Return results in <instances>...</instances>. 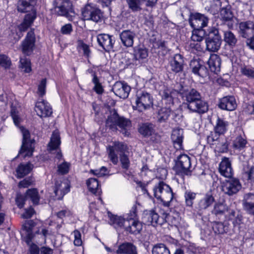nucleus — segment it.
Here are the masks:
<instances>
[{
  "label": "nucleus",
  "instance_id": "obj_1",
  "mask_svg": "<svg viewBox=\"0 0 254 254\" xmlns=\"http://www.w3.org/2000/svg\"><path fill=\"white\" fill-rule=\"evenodd\" d=\"M182 99L186 101L185 104L191 112L203 114L208 110L207 103L202 99L201 94L195 89H188Z\"/></svg>",
  "mask_w": 254,
  "mask_h": 254
},
{
  "label": "nucleus",
  "instance_id": "obj_2",
  "mask_svg": "<svg viewBox=\"0 0 254 254\" xmlns=\"http://www.w3.org/2000/svg\"><path fill=\"white\" fill-rule=\"evenodd\" d=\"M131 126V123L129 120L119 115L117 111L112 110L110 112V115L106 121V127L109 128L112 131H116L118 127L120 131L125 136H129L128 130Z\"/></svg>",
  "mask_w": 254,
  "mask_h": 254
},
{
  "label": "nucleus",
  "instance_id": "obj_3",
  "mask_svg": "<svg viewBox=\"0 0 254 254\" xmlns=\"http://www.w3.org/2000/svg\"><path fill=\"white\" fill-rule=\"evenodd\" d=\"M154 196L161 200L164 206L169 207L173 198V193L169 186L160 182L153 188Z\"/></svg>",
  "mask_w": 254,
  "mask_h": 254
},
{
  "label": "nucleus",
  "instance_id": "obj_4",
  "mask_svg": "<svg viewBox=\"0 0 254 254\" xmlns=\"http://www.w3.org/2000/svg\"><path fill=\"white\" fill-rule=\"evenodd\" d=\"M53 5L58 15L65 16L70 21L73 20L75 13L69 0H54Z\"/></svg>",
  "mask_w": 254,
  "mask_h": 254
},
{
  "label": "nucleus",
  "instance_id": "obj_5",
  "mask_svg": "<svg viewBox=\"0 0 254 254\" xmlns=\"http://www.w3.org/2000/svg\"><path fill=\"white\" fill-rule=\"evenodd\" d=\"M127 145L124 142L115 141L113 145H109L107 147L108 157L110 160L114 164L117 165L118 163V157L117 153L121 154H124L127 151Z\"/></svg>",
  "mask_w": 254,
  "mask_h": 254
},
{
  "label": "nucleus",
  "instance_id": "obj_6",
  "mask_svg": "<svg viewBox=\"0 0 254 254\" xmlns=\"http://www.w3.org/2000/svg\"><path fill=\"white\" fill-rule=\"evenodd\" d=\"M82 15L84 20H91L96 23L101 21L103 17L101 10L90 4L86 5L83 8Z\"/></svg>",
  "mask_w": 254,
  "mask_h": 254
},
{
  "label": "nucleus",
  "instance_id": "obj_7",
  "mask_svg": "<svg viewBox=\"0 0 254 254\" xmlns=\"http://www.w3.org/2000/svg\"><path fill=\"white\" fill-rule=\"evenodd\" d=\"M153 100L151 95L145 91L137 93L135 103L137 109L139 112L147 110L152 107Z\"/></svg>",
  "mask_w": 254,
  "mask_h": 254
},
{
  "label": "nucleus",
  "instance_id": "obj_8",
  "mask_svg": "<svg viewBox=\"0 0 254 254\" xmlns=\"http://www.w3.org/2000/svg\"><path fill=\"white\" fill-rule=\"evenodd\" d=\"M22 132L23 135L22 144L19 154H22L25 153L23 155L24 158L31 156L34 149L33 144L35 141L34 139H30V135L28 130L23 129Z\"/></svg>",
  "mask_w": 254,
  "mask_h": 254
},
{
  "label": "nucleus",
  "instance_id": "obj_9",
  "mask_svg": "<svg viewBox=\"0 0 254 254\" xmlns=\"http://www.w3.org/2000/svg\"><path fill=\"white\" fill-rule=\"evenodd\" d=\"M34 30V29H31L21 43L22 51L26 56L30 55L35 48L36 37Z\"/></svg>",
  "mask_w": 254,
  "mask_h": 254
},
{
  "label": "nucleus",
  "instance_id": "obj_10",
  "mask_svg": "<svg viewBox=\"0 0 254 254\" xmlns=\"http://www.w3.org/2000/svg\"><path fill=\"white\" fill-rule=\"evenodd\" d=\"M222 188L225 194L231 196L237 193L241 189L242 185L238 179L230 178L223 182Z\"/></svg>",
  "mask_w": 254,
  "mask_h": 254
},
{
  "label": "nucleus",
  "instance_id": "obj_11",
  "mask_svg": "<svg viewBox=\"0 0 254 254\" xmlns=\"http://www.w3.org/2000/svg\"><path fill=\"white\" fill-rule=\"evenodd\" d=\"M191 161L190 157L186 154H181L177 158L175 168L176 171L185 175L190 174Z\"/></svg>",
  "mask_w": 254,
  "mask_h": 254
},
{
  "label": "nucleus",
  "instance_id": "obj_12",
  "mask_svg": "<svg viewBox=\"0 0 254 254\" xmlns=\"http://www.w3.org/2000/svg\"><path fill=\"white\" fill-rule=\"evenodd\" d=\"M209 18L204 14L200 13H190L189 21L192 28L203 29L207 26Z\"/></svg>",
  "mask_w": 254,
  "mask_h": 254
},
{
  "label": "nucleus",
  "instance_id": "obj_13",
  "mask_svg": "<svg viewBox=\"0 0 254 254\" xmlns=\"http://www.w3.org/2000/svg\"><path fill=\"white\" fill-rule=\"evenodd\" d=\"M143 214V220L147 225L156 227L158 225H162L165 222L164 218H160L154 209L146 210Z\"/></svg>",
  "mask_w": 254,
  "mask_h": 254
},
{
  "label": "nucleus",
  "instance_id": "obj_14",
  "mask_svg": "<svg viewBox=\"0 0 254 254\" xmlns=\"http://www.w3.org/2000/svg\"><path fill=\"white\" fill-rule=\"evenodd\" d=\"M97 40L99 45L108 52L113 49L115 42L113 36L105 33L98 34Z\"/></svg>",
  "mask_w": 254,
  "mask_h": 254
},
{
  "label": "nucleus",
  "instance_id": "obj_15",
  "mask_svg": "<svg viewBox=\"0 0 254 254\" xmlns=\"http://www.w3.org/2000/svg\"><path fill=\"white\" fill-rule=\"evenodd\" d=\"M239 32L244 38L254 36V22L251 20L242 21L239 23Z\"/></svg>",
  "mask_w": 254,
  "mask_h": 254
},
{
  "label": "nucleus",
  "instance_id": "obj_16",
  "mask_svg": "<svg viewBox=\"0 0 254 254\" xmlns=\"http://www.w3.org/2000/svg\"><path fill=\"white\" fill-rule=\"evenodd\" d=\"M130 89V87L127 83L121 81L116 82L112 88L115 95L122 99L128 97Z\"/></svg>",
  "mask_w": 254,
  "mask_h": 254
},
{
  "label": "nucleus",
  "instance_id": "obj_17",
  "mask_svg": "<svg viewBox=\"0 0 254 254\" xmlns=\"http://www.w3.org/2000/svg\"><path fill=\"white\" fill-rule=\"evenodd\" d=\"M119 36L123 45L126 48H130L134 44L136 34L129 29L124 30L120 33Z\"/></svg>",
  "mask_w": 254,
  "mask_h": 254
},
{
  "label": "nucleus",
  "instance_id": "obj_18",
  "mask_svg": "<svg viewBox=\"0 0 254 254\" xmlns=\"http://www.w3.org/2000/svg\"><path fill=\"white\" fill-rule=\"evenodd\" d=\"M218 107L223 110L232 111L237 106L235 98L233 96H226L219 99Z\"/></svg>",
  "mask_w": 254,
  "mask_h": 254
},
{
  "label": "nucleus",
  "instance_id": "obj_19",
  "mask_svg": "<svg viewBox=\"0 0 254 254\" xmlns=\"http://www.w3.org/2000/svg\"><path fill=\"white\" fill-rule=\"evenodd\" d=\"M214 201L215 199L212 192L208 191L197 202L196 208L198 211H202L210 207Z\"/></svg>",
  "mask_w": 254,
  "mask_h": 254
},
{
  "label": "nucleus",
  "instance_id": "obj_20",
  "mask_svg": "<svg viewBox=\"0 0 254 254\" xmlns=\"http://www.w3.org/2000/svg\"><path fill=\"white\" fill-rule=\"evenodd\" d=\"M35 111L37 115L41 118L50 117L53 113L52 109L50 104L43 100L37 102L35 106Z\"/></svg>",
  "mask_w": 254,
  "mask_h": 254
},
{
  "label": "nucleus",
  "instance_id": "obj_21",
  "mask_svg": "<svg viewBox=\"0 0 254 254\" xmlns=\"http://www.w3.org/2000/svg\"><path fill=\"white\" fill-rule=\"evenodd\" d=\"M172 71L175 73H179L183 71L184 68V60L183 57L179 54L174 55L170 62Z\"/></svg>",
  "mask_w": 254,
  "mask_h": 254
},
{
  "label": "nucleus",
  "instance_id": "obj_22",
  "mask_svg": "<svg viewBox=\"0 0 254 254\" xmlns=\"http://www.w3.org/2000/svg\"><path fill=\"white\" fill-rule=\"evenodd\" d=\"M219 171L220 174L226 178H230L233 176V169L229 159L224 157L219 164Z\"/></svg>",
  "mask_w": 254,
  "mask_h": 254
},
{
  "label": "nucleus",
  "instance_id": "obj_23",
  "mask_svg": "<svg viewBox=\"0 0 254 254\" xmlns=\"http://www.w3.org/2000/svg\"><path fill=\"white\" fill-rule=\"evenodd\" d=\"M190 66L192 69V72L196 75L202 77H205L208 75L207 68L196 60L191 61Z\"/></svg>",
  "mask_w": 254,
  "mask_h": 254
},
{
  "label": "nucleus",
  "instance_id": "obj_24",
  "mask_svg": "<svg viewBox=\"0 0 254 254\" xmlns=\"http://www.w3.org/2000/svg\"><path fill=\"white\" fill-rule=\"evenodd\" d=\"M183 130L179 128H174L172 131L171 139L173 142L174 147L177 150H180L183 148Z\"/></svg>",
  "mask_w": 254,
  "mask_h": 254
},
{
  "label": "nucleus",
  "instance_id": "obj_25",
  "mask_svg": "<svg viewBox=\"0 0 254 254\" xmlns=\"http://www.w3.org/2000/svg\"><path fill=\"white\" fill-rule=\"evenodd\" d=\"M36 224L33 220H26L22 225L23 229L25 231V236L24 241L27 245H30L34 235L33 233V228L36 226Z\"/></svg>",
  "mask_w": 254,
  "mask_h": 254
},
{
  "label": "nucleus",
  "instance_id": "obj_26",
  "mask_svg": "<svg viewBox=\"0 0 254 254\" xmlns=\"http://www.w3.org/2000/svg\"><path fill=\"white\" fill-rule=\"evenodd\" d=\"M133 53L135 58L138 62V64L141 65L144 63L148 56V51L147 48L143 46H137L133 48Z\"/></svg>",
  "mask_w": 254,
  "mask_h": 254
},
{
  "label": "nucleus",
  "instance_id": "obj_27",
  "mask_svg": "<svg viewBox=\"0 0 254 254\" xmlns=\"http://www.w3.org/2000/svg\"><path fill=\"white\" fill-rule=\"evenodd\" d=\"M30 26L29 24L23 21L19 26L14 27L11 29L9 36L13 38L15 42L18 41L23 36V32L26 31Z\"/></svg>",
  "mask_w": 254,
  "mask_h": 254
},
{
  "label": "nucleus",
  "instance_id": "obj_28",
  "mask_svg": "<svg viewBox=\"0 0 254 254\" xmlns=\"http://www.w3.org/2000/svg\"><path fill=\"white\" fill-rule=\"evenodd\" d=\"M69 191V186L66 181H56L54 192L59 199H62Z\"/></svg>",
  "mask_w": 254,
  "mask_h": 254
},
{
  "label": "nucleus",
  "instance_id": "obj_29",
  "mask_svg": "<svg viewBox=\"0 0 254 254\" xmlns=\"http://www.w3.org/2000/svg\"><path fill=\"white\" fill-rule=\"evenodd\" d=\"M117 254H138L136 247L130 242H125L118 246Z\"/></svg>",
  "mask_w": 254,
  "mask_h": 254
},
{
  "label": "nucleus",
  "instance_id": "obj_30",
  "mask_svg": "<svg viewBox=\"0 0 254 254\" xmlns=\"http://www.w3.org/2000/svg\"><path fill=\"white\" fill-rule=\"evenodd\" d=\"M207 64L210 70L217 74L220 71L221 64V58L216 54H211L207 61Z\"/></svg>",
  "mask_w": 254,
  "mask_h": 254
},
{
  "label": "nucleus",
  "instance_id": "obj_31",
  "mask_svg": "<svg viewBox=\"0 0 254 254\" xmlns=\"http://www.w3.org/2000/svg\"><path fill=\"white\" fill-rule=\"evenodd\" d=\"M206 50L211 52H216L220 48L222 39L206 37L205 40Z\"/></svg>",
  "mask_w": 254,
  "mask_h": 254
},
{
  "label": "nucleus",
  "instance_id": "obj_32",
  "mask_svg": "<svg viewBox=\"0 0 254 254\" xmlns=\"http://www.w3.org/2000/svg\"><path fill=\"white\" fill-rule=\"evenodd\" d=\"M36 0H19L17 3V10L21 12L32 11Z\"/></svg>",
  "mask_w": 254,
  "mask_h": 254
},
{
  "label": "nucleus",
  "instance_id": "obj_33",
  "mask_svg": "<svg viewBox=\"0 0 254 254\" xmlns=\"http://www.w3.org/2000/svg\"><path fill=\"white\" fill-rule=\"evenodd\" d=\"M61 143L59 132L55 130L53 132L50 141L48 144V150L50 151L58 150Z\"/></svg>",
  "mask_w": 254,
  "mask_h": 254
},
{
  "label": "nucleus",
  "instance_id": "obj_34",
  "mask_svg": "<svg viewBox=\"0 0 254 254\" xmlns=\"http://www.w3.org/2000/svg\"><path fill=\"white\" fill-rule=\"evenodd\" d=\"M108 217L110 218L109 224L113 226L115 229H118L119 228L124 227L125 228L127 221L121 216L115 215L112 214L110 212H108Z\"/></svg>",
  "mask_w": 254,
  "mask_h": 254
},
{
  "label": "nucleus",
  "instance_id": "obj_35",
  "mask_svg": "<svg viewBox=\"0 0 254 254\" xmlns=\"http://www.w3.org/2000/svg\"><path fill=\"white\" fill-rule=\"evenodd\" d=\"M223 40L226 44L232 49L236 47L238 42L237 36L230 30L224 31Z\"/></svg>",
  "mask_w": 254,
  "mask_h": 254
},
{
  "label": "nucleus",
  "instance_id": "obj_36",
  "mask_svg": "<svg viewBox=\"0 0 254 254\" xmlns=\"http://www.w3.org/2000/svg\"><path fill=\"white\" fill-rule=\"evenodd\" d=\"M86 185L89 191L91 193L96 195H100L101 194V189L99 186L97 179L95 178H89L86 181Z\"/></svg>",
  "mask_w": 254,
  "mask_h": 254
},
{
  "label": "nucleus",
  "instance_id": "obj_37",
  "mask_svg": "<svg viewBox=\"0 0 254 254\" xmlns=\"http://www.w3.org/2000/svg\"><path fill=\"white\" fill-rule=\"evenodd\" d=\"M127 223L128 224L126 225L125 229L130 234H138L142 229V224L138 220H132Z\"/></svg>",
  "mask_w": 254,
  "mask_h": 254
},
{
  "label": "nucleus",
  "instance_id": "obj_38",
  "mask_svg": "<svg viewBox=\"0 0 254 254\" xmlns=\"http://www.w3.org/2000/svg\"><path fill=\"white\" fill-rule=\"evenodd\" d=\"M228 210V207L225 203L218 202L215 203L211 213L215 216L219 217L224 215Z\"/></svg>",
  "mask_w": 254,
  "mask_h": 254
},
{
  "label": "nucleus",
  "instance_id": "obj_39",
  "mask_svg": "<svg viewBox=\"0 0 254 254\" xmlns=\"http://www.w3.org/2000/svg\"><path fill=\"white\" fill-rule=\"evenodd\" d=\"M228 125L229 123L228 122L220 117H218L216 125L214 127V131L218 134H224L227 130Z\"/></svg>",
  "mask_w": 254,
  "mask_h": 254
},
{
  "label": "nucleus",
  "instance_id": "obj_40",
  "mask_svg": "<svg viewBox=\"0 0 254 254\" xmlns=\"http://www.w3.org/2000/svg\"><path fill=\"white\" fill-rule=\"evenodd\" d=\"M212 229L216 234H223L227 233L229 230V224L227 222L214 221L212 223Z\"/></svg>",
  "mask_w": 254,
  "mask_h": 254
},
{
  "label": "nucleus",
  "instance_id": "obj_41",
  "mask_svg": "<svg viewBox=\"0 0 254 254\" xmlns=\"http://www.w3.org/2000/svg\"><path fill=\"white\" fill-rule=\"evenodd\" d=\"M171 110L170 108L163 107L160 109L157 113V121L160 123H165L168 120Z\"/></svg>",
  "mask_w": 254,
  "mask_h": 254
},
{
  "label": "nucleus",
  "instance_id": "obj_42",
  "mask_svg": "<svg viewBox=\"0 0 254 254\" xmlns=\"http://www.w3.org/2000/svg\"><path fill=\"white\" fill-rule=\"evenodd\" d=\"M139 132L144 137L152 135L154 132L153 126L152 124L144 123L142 124L138 128Z\"/></svg>",
  "mask_w": 254,
  "mask_h": 254
},
{
  "label": "nucleus",
  "instance_id": "obj_43",
  "mask_svg": "<svg viewBox=\"0 0 254 254\" xmlns=\"http://www.w3.org/2000/svg\"><path fill=\"white\" fill-rule=\"evenodd\" d=\"M26 199H30L34 204H38L40 200V196L37 189H28L26 192Z\"/></svg>",
  "mask_w": 254,
  "mask_h": 254
},
{
  "label": "nucleus",
  "instance_id": "obj_44",
  "mask_svg": "<svg viewBox=\"0 0 254 254\" xmlns=\"http://www.w3.org/2000/svg\"><path fill=\"white\" fill-rule=\"evenodd\" d=\"M88 71L89 73H91L92 76H93L92 82L94 84L93 90L98 94H102L104 92V89L102 85L100 83L98 77L97 76L95 72L93 71L92 69H89Z\"/></svg>",
  "mask_w": 254,
  "mask_h": 254
},
{
  "label": "nucleus",
  "instance_id": "obj_45",
  "mask_svg": "<svg viewBox=\"0 0 254 254\" xmlns=\"http://www.w3.org/2000/svg\"><path fill=\"white\" fill-rule=\"evenodd\" d=\"M152 254H171L169 248L163 243H159L153 246Z\"/></svg>",
  "mask_w": 254,
  "mask_h": 254
},
{
  "label": "nucleus",
  "instance_id": "obj_46",
  "mask_svg": "<svg viewBox=\"0 0 254 254\" xmlns=\"http://www.w3.org/2000/svg\"><path fill=\"white\" fill-rule=\"evenodd\" d=\"M220 16L224 21L231 20L233 17V13L231 10V5H227L226 6L222 7L220 10Z\"/></svg>",
  "mask_w": 254,
  "mask_h": 254
},
{
  "label": "nucleus",
  "instance_id": "obj_47",
  "mask_svg": "<svg viewBox=\"0 0 254 254\" xmlns=\"http://www.w3.org/2000/svg\"><path fill=\"white\" fill-rule=\"evenodd\" d=\"M32 169V168L30 164L19 165L16 169L17 178H21L24 177L30 173Z\"/></svg>",
  "mask_w": 254,
  "mask_h": 254
},
{
  "label": "nucleus",
  "instance_id": "obj_48",
  "mask_svg": "<svg viewBox=\"0 0 254 254\" xmlns=\"http://www.w3.org/2000/svg\"><path fill=\"white\" fill-rule=\"evenodd\" d=\"M191 39L192 41L200 42L202 41L205 35V31L202 28H193Z\"/></svg>",
  "mask_w": 254,
  "mask_h": 254
},
{
  "label": "nucleus",
  "instance_id": "obj_49",
  "mask_svg": "<svg viewBox=\"0 0 254 254\" xmlns=\"http://www.w3.org/2000/svg\"><path fill=\"white\" fill-rule=\"evenodd\" d=\"M241 74L249 79H254V67L249 65H242L240 67Z\"/></svg>",
  "mask_w": 254,
  "mask_h": 254
},
{
  "label": "nucleus",
  "instance_id": "obj_50",
  "mask_svg": "<svg viewBox=\"0 0 254 254\" xmlns=\"http://www.w3.org/2000/svg\"><path fill=\"white\" fill-rule=\"evenodd\" d=\"M128 8L132 12H138L142 10L143 0H126Z\"/></svg>",
  "mask_w": 254,
  "mask_h": 254
},
{
  "label": "nucleus",
  "instance_id": "obj_51",
  "mask_svg": "<svg viewBox=\"0 0 254 254\" xmlns=\"http://www.w3.org/2000/svg\"><path fill=\"white\" fill-rule=\"evenodd\" d=\"M247 143L246 139L239 136L233 141V147L235 149L240 151L245 147Z\"/></svg>",
  "mask_w": 254,
  "mask_h": 254
},
{
  "label": "nucleus",
  "instance_id": "obj_52",
  "mask_svg": "<svg viewBox=\"0 0 254 254\" xmlns=\"http://www.w3.org/2000/svg\"><path fill=\"white\" fill-rule=\"evenodd\" d=\"M174 92L171 91L169 89H164L162 93V99L166 101V102L168 104H173V94Z\"/></svg>",
  "mask_w": 254,
  "mask_h": 254
},
{
  "label": "nucleus",
  "instance_id": "obj_53",
  "mask_svg": "<svg viewBox=\"0 0 254 254\" xmlns=\"http://www.w3.org/2000/svg\"><path fill=\"white\" fill-rule=\"evenodd\" d=\"M196 193L191 191L190 190H187L185 193V198L186 205L188 206H192L193 203V200L195 198Z\"/></svg>",
  "mask_w": 254,
  "mask_h": 254
},
{
  "label": "nucleus",
  "instance_id": "obj_54",
  "mask_svg": "<svg viewBox=\"0 0 254 254\" xmlns=\"http://www.w3.org/2000/svg\"><path fill=\"white\" fill-rule=\"evenodd\" d=\"M20 67L24 70V72L29 73L31 71V63L28 59L26 57L20 58Z\"/></svg>",
  "mask_w": 254,
  "mask_h": 254
},
{
  "label": "nucleus",
  "instance_id": "obj_55",
  "mask_svg": "<svg viewBox=\"0 0 254 254\" xmlns=\"http://www.w3.org/2000/svg\"><path fill=\"white\" fill-rule=\"evenodd\" d=\"M125 64L127 66L140 65L137 60L135 58L133 53H128L125 58Z\"/></svg>",
  "mask_w": 254,
  "mask_h": 254
},
{
  "label": "nucleus",
  "instance_id": "obj_56",
  "mask_svg": "<svg viewBox=\"0 0 254 254\" xmlns=\"http://www.w3.org/2000/svg\"><path fill=\"white\" fill-rule=\"evenodd\" d=\"M47 85V80L46 78L42 79L38 86V95L41 97H43L46 94V89Z\"/></svg>",
  "mask_w": 254,
  "mask_h": 254
},
{
  "label": "nucleus",
  "instance_id": "obj_57",
  "mask_svg": "<svg viewBox=\"0 0 254 254\" xmlns=\"http://www.w3.org/2000/svg\"><path fill=\"white\" fill-rule=\"evenodd\" d=\"M70 166V163L64 161L58 165V172L61 175L66 174L69 171Z\"/></svg>",
  "mask_w": 254,
  "mask_h": 254
},
{
  "label": "nucleus",
  "instance_id": "obj_58",
  "mask_svg": "<svg viewBox=\"0 0 254 254\" xmlns=\"http://www.w3.org/2000/svg\"><path fill=\"white\" fill-rule=\"evenodd\" d=\"M120 160L122 168L126 170H127L130 166V161L127 155L126 154H121L120 156Z\"/></svg>",
  "mask_w": 254,
  "mask_h": 254
},
{
  "label": "nucleus",
  "instance_id": "obj_59",
  "mask_svg": "<svg viewBox=\"0 0 254 254\" xmlns=\"http://www.w3.org/2000/svg\"><path fill=\"white\" fill-rule=\"evenodd\" d=\"M243 112L244 114L250 115L254 114V103H247L243 105Z\"/></svg>",
  "mask_w": 254,
  "mask_h": 254
},
{
  "label": "nucleus",
  "instance_id": "obj_60",
  "mask_svg": "<svg viewBox=\"0 0 254 254\" xmlns=\"http://www.w3.org/2000/svg\"><path fill=\"white\" fill-rule=\"evenodd\" d=\"M208 34L207 37H210L213 38L221 39V36L219 34V30L215 27H210L208 29Z\"/></svg>",
  "mask_w": 254,
  "mask_h": 254
},
{
  "label": "nucleus",
  "instance_id": "obj_61",
  "mask_svg": "<svg viewBox=\"0 0 254 254\" xmlns=\"http://www.w3.org/2000/svg\"><path fill=\"white\" fill-rule=\"evenodd\" d=\"M137 207L136 205H134L129 212L127 214V217L126 221L127 222H129L132 220H136V218L137 217V212H136Z\"/></svg>",
  "mask_w": 254,
  "mask_h": 254
},
{
  "label": "nucleus",
  "instance_id": "obj_62",
  "mask_svg": "<svg viewBox=\"0 0 254 254\" xmlns=\"http://www.w3.org/2000/svg\"><path fill=\"white\" fill-rule=\"evenodd\" d=\"M0 65L5 68H9L11 65L10 59L4 55H0Z\"/></svg>",
  "mask_w": 254,
  "mask_h": 254
},
{
  "label": "nucleus",
  "instance_id": "obj_63",
  "mask_svg": "<svg viewBox=\"0 0 254 254\" xmlns=\"http://www.w3.org/2000/svg\"><path fill=\"white\" fill-rule=\"evenodd\" d=\"M188 90L186 86H184L181 83H177L175 85L174 93L177 92L180 94L183 97V95H184L185 93Z\"/></svg>",
  "mask_w": 254,
  "mask_h": 254
},
{
  "label": "nucleus",
  "instance_id": "obj_64",
  "mask_svg": "<svg viewBox=\"0 0 254 254\" xmlns=\"http://www.w3.org/2000/svg\"><path fill=\"white\" fill-rule=\"evenodd\" d=\"M248 170L245 172L244 175L248 180L254 182V165L248 167Z\"/></svg>",
  "mask_w": 254,
  "mask_h": 254
}]
</instances>
